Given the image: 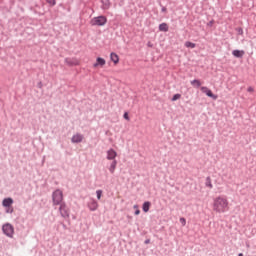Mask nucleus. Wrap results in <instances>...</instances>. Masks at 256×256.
Instances as JSON below:
<instances>
[{"instance_id":"obj_1","label":"nucleus","mask_w":256,"mask_h":256,"mask_svg":"<svg viewBox=\"0 0 256 256\" xmlns=\"http://www.w3.org/2000/svg\"><path fill=\"white\" fill-rule=\"evenodd\" d=\"M212 207L215 213H227L229 211V200L225 196H217L213 200Z\"/></svg>"},{"instance_id":"obj_2","label":"nucleus","mask_w":256,"mask_h":256,"mask_svg":"<svg viewBox=\"0 0 256 256\" xmlns=\"http://www.w3.org/2000/svg\"><path fill=\"white\" fill-rule=\"evenodd\" d=\"M107 24V17L105 16H98V17H94L91 19L90 21V25H92L93 27H103V25Z\"/></svg>"},{"instance_id":"obj_3","label":"nucleus","mask_w":256,"mask_h":256,"mask_svg":"<svg viewBox=\"0 0 256 256\" xmlns=\"http://www.w3.org/2000/svg\"><path fill=\"white\" fill-rule=\"evenodd\" d=\"M53 205H61L63 202V191L57 189L52 194Z\"/></svg>"},{"instance_id":"obj_4","label":"nucleus","mask_w":256,"mask_h":256,"mask_svg":"<svg viewBox=\"0 0 256 256\" xmlns=\"http://www.w3.org/2000/svg\"><path fill=\"white\" fill-rule=\"evenodd\" d=\"M2 231L7 237H13L15 233V228H13V225L7 223L3 225Z\"/></svg>"},{"instance_id":"obj_5","label":"nucleus","mask_w":256,"mask_h":256,"mask_svg":"<svg viewBox=\"0 0 256 256\" xmlns=\"http://www.w3.org/2000/svg\"><path fill=\"white\" fill-rule=\"evenodd\" d=\"M200 91H202L207 97H211V99L217 100V95L213 94L211 89L207 88V86L200 87Z\"/></svg>"},{"instance_id":"obj_6","label":"nucleus","mask_w":256,"mask_h":256,"mask_svg":"<svg viewBox=\"0 0 256 256\" xmlns=\"http://www.w3.org/2000/svg\"><path fill=\"white\" fill-rule=\"evenodd\" d=\"M60 215H62L63 217H69V209H67V205L65 203H61L60 204Z\"/></svg>"},{"instance_id":"obj_7","label":"nucleus","mask_w":256,"mask_h":256,"mask_svg":"<svg viewBox=\"0 0 256 256\" xmlns=\"http://www.w3.org/2000/svg\"><path fill=\"white\" fill-rule=\"evenodd\" d=\"M107 61H105V59L98 57L96 59V63L93 64L94 69H97L99 67H105Z\"/></svg>"},{"instance_id":"obj_8","label":"nucleus","mask_w":256,"mask_h":256,"mask_svg":"<svg viewBox=\"0 0 256 256\" xmlns=\"http://www.w3.org/2000/svg\"><path fill=\"white\" fill-rule=\"evenodd\" d=\"M106 153L108 161H115V158L117 157V151L111 148Z\"/></svg>"},{"instance_id":"obj_9","label":"nucleus","mask_w":256,"mask_h":256,"mask_svg":"<svg viewBox=\"0 0 256 256\" xmlns=\"http://www.w3.org/2000/svg\"><path fill=\"white\" fill-rule=\"evenodd\" d=\"M88 208L90 209V211H97V209H99V203L92 199L88 203Z\"/></svg>"},{"instance_id":"obj_10","label":"nucleus","mask_w":256,"mask_h":256,"mask_svg":"<svg viewBox=\"0 0 256 256\" xmlns=\"http://www.w3.org/2000/svg\"><path fill=\"white\" fill-rule=\"evenodd\" d=\"M81 141H83V135L81 134H75L72 137V143H81Z\"/></svg>"},{"instance_id":"obj_11","label":"nucleus","mask_w":256,"mask_h":256,"mask_svg":"<svg viewBox=\"0 0 256 256\" xmlns=\"http://www.w3.org/2000/svg\"><path fill=\"white\" fill-rule=\"evenodd\" d=\"M2 205L3 207H11L13 205V200L11 198H5Z\"/></svg>"},{"instance_id":"obj_12","label":"nucleus","mask_w":256,"mask_h":256,"mask_svg":"<svg viewBox=\"0 0 256 256\" xmlns=\"http://www.w3.org/2000/svg\"><path fill=\"white\" fill-rule=\"evenodd\" d=\"M110 59L112 62H114V65H117L119 63V55L113 52L110 54Z\"/></svg>"},{"instance_id":"obj_13","label":"nucleus","mask_w":256,"mask_h":256,"mask_svg":"<svg viewBox=\"0 0 256 256\" xmlns=\"http://www.w3.org/2000/svg\"><path fill=\"white\" fill-rule=\"evenodd\" d=\"M232 55H234V57L240 58V57H243L245 55V51H243V50H234L232 52Z\"/></svg>"},{"instance_id":"obj_14","label":"nucleus","mask_w":256,"mask_h":256,"mask_svg":"<svg viewBox=\"0 0 256 256\" xmlns=\"http://www.w3.org/2000/svg\"><path fill=\"white\" fill-rule=\"evenodd\" d=\"M159 31H163L164 33H167V31H169V25L167 23L160 24Z\"/></svg>"},{"instance_id":"obj_15","label":"nucleus","mask_w":256,"mask_h":256,"mask_svg":"<svg viewBox=\"0 0 256 256\" xmlns=\"http://www.w3.org/2000/svg\"><path fill=\"white\" fill-rule=\"evenodd\" d=\"M115 169H117V160H113V162L111 163L109 167L110 173H115Z\"/></svg>"},{"instance_id":"obj_16","label":"nucleus","mask_w":256,"mask_h":256,"mask_svg":"<svg viewBox=\"0 0 256 256\" xmlns=\"http://www.w3.org/2000/svg\"><path fill=\"white\" fill-rule=\"evenodd\" d=\"M150 208H151V202H144L142 206L144 213H149Z\"/></svg>"},{"instance_id":"obj_17","label":"nucleus","mask_w":256,"mask_h":256,"mask_svg":"<svg viewBox=\"0 0 256 256\" xmlns=\"http://www.w3.org/2000/svg\"><path fill=\"white\" fill-rule=\"evenodd\" d=\"M65 62L67 65H79V60L77 59H66Z\"/></svg>"},{"instance_id":"obj_18","label":"nucleus","mask_w":256,"mask_h":256,"mask_svg":"<svg viewBox=\"0 0 256 256\" xmlns=\"http://www.w3.org/2000/svg\"><path fill=\"white\" fill-rule=\"evenodd\" d=\"M205 185L208 187V189H213V182L211 181V177L206 178Z\"/></svg>"},{"instance_id":"obj_19","label":"nucleus","mask_w":256,"mask_h":256,"mask_svg":"<svg viewBox=\"0 0 256 256\" xmlns=\"http://www.w3.org/2000/svg\"><path fill=\"white\" fill-rule=\"evenodd\" d=\"M184 45H185V47H187L188 49H195V47H196V44L193 43V42H190V41H186Z\"/></svg>"},{"instance_id":"obj_20","label":"nucleus","mask_w":256,"mask_h":256,"mask_svg":"<svg viewBox=\"0 0 256 256\" xmlns=\"http://www.w3.org/2000/svg\"><path fill=\"white\" fill-rule=\"evenodd\" d=\"M191 85H193V87H201V81L200 80H192L191 82Z\"/></svg>"},{"instance_id":"obj_21","label":"nucleus","mask_w":256,"mask_h":256,"mask_svg":"<svg viewBox=\"0 0 256 256\" xmlns=\"http://www.w3.org/2000/svg\"><path fill=\"white\" fill-rule=\"evenodd\" d=\"M103 9H107L109 7V2L107 0H102Z\"/></svg>"},{"instance_id":"obj_22","label":"nucleus","mask_w":256,"mask_h":256,"mask_svg":"<svg viewBox=\"0 0 256 256\" xmlns=\"http://www.w3.org/2000/svg\"><path fill=\"white\" fill-rule=\"evenodd\" d=\"M96 195H97V199H101V196L103 195V190H97Z\"/></svg>"},{"instance_id":"obj_23","label":"nucleus","mask_w":256,"mask_h":256,"mask_svg":"<svg viewBox=\"0 0 256 256\" xmlns=\"http://www.w3.org/2000/svg\"><path fill=\"white\" fill-rule=\"evenodd\" d=\"M181 98V94H175L173 97H172V101H178V99Z\"/></svg>"},{"instance_id":"obj_24","label":"nucleus","mask_w":256,"mask_h":256,"mask_svg":"<svg viewBox=\"0 0 256 256\" xmlns=\"http://www.w3.org/2000/svg\"><path fill=\"white\" fill-rule=\"evenodd\" d=\"M180 223L182 227H185V225H187V220L185 218H180Z\"/></svg>"},{"instance_id":"obj_25","label":"nucleus","mask_w":256,"mask_h":256,"mask_svg":"<svg viewBox=\"0 0 256 256\" xmlns=\"http://www.w3.org/2000/svg\"><path fill=\"white\" fill-rule=\"evenodd\" d=\"M134 209H136L135 215H139L141 213V210H139V206L134 205Z\"/></svg>"},{"instance_id":"obj_26","label":"nucleus","mask_w":256,"mask_h":256,"mask_svg":"<svg viewBox=\"0 0 256 256\" xmlns=\"http://www.w3.org/2000/svg\"><path fill=\"white\" fill-rule=\"evenodd\" d=\"M247 92L248 93H255V88H253L252 86L247 88Z\"/></svg>"},{"instance_id":"obj_27","label":"nucleus","mask_w":256,"mask_h":256,"mask_svg":"<svg viewBox=\"0 0 256 256\" xmlns=\"http://www.w3.org/2000/svg\"><path fill=\"white\" fill-rule=\"evenodd\" d=\"M47 1V3L49 4V5H51L52 7L56 4V1L55 0H46Z\"/></svg>"},{"instance_id":"obj_28","label":"nucleus","mask_w":256,"mask_h":256,"mask_svg":"<svg viewBox=\"0 0 256 256\" xmlns=\"http://www.w3.org/2000/svg\"><path fill=\"white\" fill-rule=\"evenodd\" d=\"M124 119H126V121H129V113H124Z\"/></svg>"},{"instance_id":"obj_29","label":"nucleus","mask_w":256,"mask_h":256,"mask_svg":"<svg viewBox=\"0 0 256 256\" xmlns=\"http://www.w3.org/2000/svg\"><path fill=\"white\" fill-rule=\"evenodd\" d=\"M238 256H243V253L238 254Z\"/></svg>"},{"instance_id":"obj_30","label":"nucleus","mask_w":256,"mask_h":256,"mask_svg":"<svg viewBox=\"0 0 256 256\" xmlns=\"http://www.w3.org/2000/svg\"><path fill=\"white\" fill-rule=\"evenodd\" d=\"M146 243H149V240H147Z\"/></svg>"}]
</instances>
